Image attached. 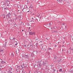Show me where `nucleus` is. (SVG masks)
<instances>
[{
  "label": "nucleus",
  "mask_w": 73,
  "mask_h": 73,
  "mask_svg": "<svg viewBox=\"0 0 73 73\" xmlns=\"http://www.w3.org/2000/svg\"><path fill=\"white\" fill-rule=\"evenodd\" d=\"M40 64H42V65H46V64H48V62L46 61L45 60H43V62L41 61L40 62Z\"/></svg>",
  "instance_id": "1"
},
{
  "label": "nucleus",
  "mask_w": 73,
  "mask_h": 73,
  "mask_svg": "<svg viewBox=\"0 0 73 73\" xmlns=\"http://www.w3.org/2000/svg\"><path fill=\"white\" fill-rule=\"evenodd\" d=\"M11 13H8V14H7V15H6V17H7L6 18L7 19H10V16H11Z\"/></svg>",
  "instance_id": "2"
},
{
  "label": "nucleus",
  "mask_w": 73,
  "mask_h": 73,
  "mask_svg": "<svg viewBox=\"0 0 73 73\" xmlns=\"http://www.w3.org/2000/svg\"><path fill=\"white\" fill-rule=\"evenodd\" d=\"M57 1L58 3V4H63V3H63V1L62 0H57Z\"/></svg>",
  "instance_id": "3"
},
{
  "label": "nucleus",
  "mask_w": 73,
  "mask_h": 73,
  "mask_svg": "<svg viewBox=\"0 0 73 73\" xmlns=\"http://www.w3.org/2000/svg\"><path fill=\"white\" fill-rule=\"evenodd\" d=\"M8 23H9L10 24H11V19H8Z\"/></svg>",
  "instance_id": "4"
},
{
  "label": "nucleus",
  "mask_w": 73,
  "mask_h": 73,
  "mask_svg": "<svg viewBox=\"0 0 73 73\" xmlns=\"http://www.w3.org/2000/svg\"><path fill=\"white\" fill-rule=\"evenodd\" d=\"M35 46V45L34 44H32L30 45V47L31 48H33V47H34Z\"/></svg>",
  "instance_id": "5"
},
{
  "label": "nucleus",
  "mask_w": 73,
  "mask_h": 73,
  "mask_svg": "<svg viewBox=\"0 0 73 73\" xmlns=\"http://www.w3.org/2000/svg\"><path fill=\"white\" fill-rule=\"evenodd\" d=\"M23 65L24 66L25 68L27 67V65L26 64L23 63Z\"/></svg>",
  "instance_id": "6"
},
{
  "label": "nucleus",
  "mask_w": 73,
  "mask_h": 73,
  "mask_svg": "<svg viewBox=\"0 0 73 73\" xmlns=\"http://www.w3.org/2000/svg\"><path fill=\"white\" fill-rule=\"evenodd\" d=\"M25 57L26 58H29V56L28 55H25Z\"/></svg>",
  "instance_id": "7"
},
{
  "label": "nucleus",
  "mask_w": 73,
  "mask_h": 73,
  "mask_svg": "<svg viewBox=\"0 0 73 73\" xmlns=\"http://www.w3.org/2000/svg\"><path fill=\"white\" fill-rule=\"evenodd\" d=\"M1 64H5V62L4 61H1Z\"/></svg>",
  "instance_id": "8"
},
{
  "label": "nucleus",
  "mask_w": 73,
  "mask_h": 73,
  "mask_svg": "<svg viewBox=\"0 0 73 73\" xmlns=\"http://www.w3.org/2000/svg\"><path fill=\"white\" fill-rule=\"evenodd\" d=\"M33 54H36V53H37V51H34L33 52Z\"/></svg>",
  "instance_id": "9"
},
{
  "label": "nucleus",
  "mask_w": 73,
  "mask_h": 73,
  "mask_svg": "<svg viewBox=\"0 0 73 73\" xmlns=\"http://www.w3.org/2000/svg\"><path fill=\"white\" fill-rule=\"evenodd\" d=\"M21 68L22 69H23V68H25L24 67V66L23 65H23H21Z\"/></svg>",
  "instance_id": "10"
},
{
  "label": "nucleus",
  "mask_w": 73,
  "mask_h": 73,
  "mask_svg": "<svg viewBox=\"0 0 73 73\" xmlns=\"http://www.w3.org/2000/svg\"><path fill=\"white\" fill-rule=\"evenodd\" d=\"M25 10H26V9H25V8H24L23 9V11L24 12L25 11Z\"/></svg>",
  "instance_id": "11"
},
{
  "label": "nucleus",
  "mask_w": 73,
  "mask_h": 73,
  "mask_svg": "<svg viewBox=\"0 0 73 73\" xmlns=\"http://www.w3.org/2000/svg\"><path fill=\"white\" fill-rule=\"evenodd\" d=\"M34 55H35V54H33V53H32L31 54V57H33Z\"/></svg>",
  "instance_id": "12"
},
{
  "label": "nucleus",
  "mask_w": 73,
  "mask_h": 73,
  "mask_svg": "<svg viewBox=\"0 0 73 73\" xmlns=\"http://www.w3.org/2000/svg\"><path fill=\"white\" fill-rule=\"evenodd\" d=\"M46 48V46H44V48H43V49H44V50H46V49H45Z\"/></svg>",
  "instance_id": "13"
},
{
  "label": "nucleus",
  "mask_w": 73,
  "mask_h": 73,
  "mask_svg": "<svg viewBox=\"0 0 73 73\" xmlns=\"http://www.w3.org/2000/svg\"><path fill=\"white\" fill-rule=\"evenodd\" d=\"M40 47L41 48V49H43V48H44V47H43V46H40Z\"/></svg>",
  "instance_id": "14"
},
{
  "label": "nucleus",
  "mask_w": 73,
  "mask_h": 73,
  "mask_svg": "<svg viewBox=\"0 0 73 73\" xmlns=\"http://www.w3.org/2000/svg\"><path fill=\"white\" fill-rule=\"evenodd\" d=\"M9 70H12V68L11 67H10L9 68Z\"/></svg>",
  "instance_id": "15"
},
{
  "label": "nucleus",
  "mask_w": 73,
  "mask_h": 73,
  "mask_svg": "<svg viewBox=\"0 0 73 73\" xmlns=\"http://www.w3.org/2000/svg\"><path fill=\"white\" fill-rule=\"evenodd\" d=\"M13 24L15 25H14V27H16V26H17V25H16V24L15 23H14Z\"/></svg>",
  "instance_id": "16"
},
{
  "label": "nucleus",
  "mask_w": 73,
  "mask_h": 73,
  "mask_svg": "<svg viewBox=\"0 0 73 73\" xmlns=\"http://www.w3.org/2000/svg\"><path fill=\"white\" fill-rule=\"evenodd\" d=\"M49 27H48L49 28H50V25H51V24H50V23H49Z\"/></svg>",
  "instance_id": "17"
},
{
  "label": "nucleus",
  "mask_w": 73,
  "mask_h": 73,
  "mask_svg": "<svg viewBox=\"0 0 73 73\" xmlns=\"http://www.w3.org/2000/svg\"><path fill=\"white\" fill-rule=\"evenodd\" d=\"M10 40H13V38L12 37H11L10 38Z\"/></svg>",
  "instance_id": "18"
},
{
  "label": "nucleus",
  "mask_w": 73,
  "mask_h": 73,
  "mask_svg": "<svg viewBox=\"0 0 73 73\" xmlns=\"http://www.w3.org/2000/svg\"><path fill=\"white\" fill-rule=\"evenodd\" d=\"M3 50L0 49V52H3Z\"/></svg>",
  "instance_id": "19"
},
{
  "label": "nucleus",
  "mask_w": 73,
  "mask_h": 73,
  "mask_svg": "<svg viewBox=\"0 0 73 73\" xmlns=\"http://www.w3.org/2000/svg\"><path fill=\"white\" fill-rule=\"evenodd\" d=\"M4 9L5 10H7V9H8V8H7V7H5L4 8Z\"/></svg>",
  "instance_id": "20"
},
{
  "label": "nucleus",
  "mask_w": 73,
  "mask_h": 73,
  "mask_svg": "<svg viewBox=\"0 0 73 73\" xmlns=\"http://www.w3.org/2000/svg\"><path fill=\"white\" fill-rule=\"evenodd\" d=\"M29 35H32V32H29Z\"/></svg>",
  "instance_id": "21"
},
{
  "label": "nucleus",
  "mask_w": 73,
  "mask_h": 73,
  "mask_svg": "<svg viewBox=\"0 0 73 73\" xmlns=\"http://www.w3.org/2000/svg\"><path fill=\"white\" fill-rule=\"evenodd\" d=\"M15 37H14L13 36V40H15Z\"/></svg>",
  "instance_id": "22"
},
{
  "label": "nucleus",
  "mask_w": 73,
  "mask_h": 73,
  "mask_svg": "<svg viewBox=\"0 0 73 73\" xmlns=\"http://www.w3.org/2000/svg\"><path fill=\"white\" fill-rule=\"evenodd\" d=\"M41 65H42V64H41L40 63V64H39V66L40 67V66H41Z\"/></svg>",
  "instance_id": "23"
},
{
  "label": "nucleus",
  "mask_w": 73,
  "mask_h": 73,
  "mask_svg": "<svg viewBox=\"0 0 73 73\" xmlns=\"http://www.w3.org/2000/svg\"><path fill=\"white\" fill-rule=\"evenodd\" d=\"M59 72H62V69H60L59 70Z\"/></svg>",
  "instance_id": "24"
},
{
  "label": "nucleus",
  "mask_w": 73,
  "mask_h": 73,
  "mask_svg": "<svg viewBox=\"0 0 73 73\" xmlns=\"http://www.w3.org/2000/svg\"><path fill=\"white\" fill-rule=\"evenodd\" d=\"M9 1H10V0H7L6 1V2H9Z\"/></svg>",
  "instance_id": "25"
},
{
  "label": "nucleus",
  "mask_w": 73,
  "mask_h": 73,
  "mask_svg": "<svg viewBox=\"0 0 73 73\" xmlns=\"http://www.w3.org/2000/svg\"><path fill=\"white\" fill-rule=\"evenodd\" d=\"M17 68H18V69H19L20 68V66H17Z\"/></svg>",
  "instance_id": "26"
},
{
  "label": "nucleus",
  "mask_w": 73,
  "mask_h": 73,
  "mask_svg": "<svg viewBox=\"0 0 73 73\" xmlns=\"http://www.w3.org/2000/svg\"><path fill=\"white\" fill-rule=\"evenodd\" d=\"M35 33H32V35H35Z\"/></svg>",
  "instance_id": "27"
},
{
  "label": "nucleus",
  "mask_w": 73,
  "mask_h": 73,
  "mask_svg": "<svg viewBox=\"0 0 73 73\" xmlns=\"http://www.w3.org/2000/svg\"><path fill=\"white\" fill-rule=\"evenodd\" d=\"M48 50H52V49H51V48H48Z\"/></svg>",
  "instance_id": "28"
},
{
  "label": "nucleus",
  "mask_w": 73,
  "mask_h": 73,
  "mask_svg": "<svg viewBox=\"0 0 73 73\" xmlns=\"http://www.w3.org/2000/svg\"><path fill=\"white\" fill-rule=\"evenodd\" d=\"M36 46H38V44H37V43H36Z\"/></svg>",
  "instance_id": "29"
},
{
  "label": "nucleus",
  "mask_w": 73,
  "mask_h": 73,
  "mask_svg": "<svg viewBox=\"0 0 73 73\" xmlns=\"http://www.w3.org/2000/svg\"><path fill=\"white\" fill-rule=\"evenodd\" d=\"M38 38H36V40H38Z\"/></svg>",
  "instance_id": "30"
},
{
  "label": "nucleus",
  "mask_w": 73,
  "mask_h": 73,
  "mask_svg": "<svg viewBox=\"0 0 73 73\" xmlns=\"http://www.w3.org/2000/svg\"><path fill=\"white\" fill-rule=\"evenodd\" d=\"M54 29V27L53 28H51V29Z\"/></svg>",
  "instance_id": "31"
},
{
  "label": "nucleus",
  "mask_w": 73,
  "mask_h": 73,
  "mask_svg": "<svg viewBox=\"0 0 73 73\" xmlns=\"http://www.w3.org/2000/svg\"><path fill=\"white\" fill-rule=\"evenodd\" d=\"M19 18H20V19H22V18H21V16H19Z\"/></svg>",
  "instance_id": "32"
},
{
  "label": "nucleus",
  "mask_w": 73,
  "mask_h": 73,
  "mask_svg": "<svg viewBox=\"0 0 73 73\" xmlns=\"http://www.w3.org/2000/svg\"><path fill=\"white\" fill-rule=\"evenodd\" d=\"M34 20H32L31 21V22H34Z\"/></svg>",
  "instance_id": "33"
},
{
  "label": "nucleus",
  "mask_w": 73,
  "mask_h": 73,
  "mask_svg": "<svg viewBox=\"0 0 73 73\" xmlns=\"http://www.w3.org/2000/svg\"><path fill=\"white\" fill-rule=\"evenodd\" d=\"M17 45V43H16L15 44V46H16V45Z\"/></svg>",
  "instance_id": "34"
},
{
  "label": "nucleus",
  "mask_w": 73,
  "mask_h": 73,
  "mask_svg": "<svg viewBox=\"0 0 73 73\" xmlns=\"http://www.w3.org/2000/svg\"><path fill=\"white\" fill-rule=\"evenodd\" d=\"M40 46H43V45H42V44H40Z\"/></svg>",
  "instance_id": "35"
},
{
  "label": "nucleus",
  "mask_w": 73,
  "mask_h": 73,
  "mask_svg": "<svg viewBox=\"0 0 73 73\" xmlns=\"http://www.w3.org/2000/svg\"><path fill=\"white\" fill-rule=\"evenodd\" d=\"M62 25H65V23H62Z\"/></svg>",
  "instance_id": "36"
},
{
  "label": "nucleus",
  "mask_w": 73,
  "mask_h": 73,
  "mask_svg": "<svg viewBox=\"0 0 73 73\" xmlns=\"http://www.w3.org/2000/svg\"><path fill=\"white\" fill-rule=\"evenodd\" d=\"M16 54H17V50H16Z\"/></svg>",
  "instance_id": "37"
},
{
  "label": "nucleus",
  "mask_w": 73,
  "mask_h": 73,
  "mask_svg": "<svg viewBox=\"0 0 73 73\" xmlns=\"http://www.w3.org/2000/svg\"><path fill=\"white\" fill-rule=\"evenodd\" d=\"M56 46H57V45H55V47H56Z\"/></svg>",
  "instance_id": "38"
},
{
  "label": "nucleus",
  "mask_w": 73,
  "mask_h": 73,
  "mask_svg": "<svg viewBox=\"0 0 73 73\" xmlns=\"http://www.w3.org/2000/svg\"><path fill=\"white\" fill-rule=\"evenodd\" d=\"M69 49H72V48H69Z\"/></svg>",
  "instance_id": "39"
},
{
  "label": "nucleus",
  "mask_w": 73,
  "mask_h": 73,
  "mask_svg": "<svg viewBox=\"0 0 73 73\" xmlns=\"http://www.w3.org/2000/svg\"><path fill=\"white\" fill-rule=\"evenodd\" d=\"M11 71H9V73H11Z\"/></svg>",
  "instance_id": "40"
},
{
  "label": "nucleus",
  "mask_w": 73,
  "mask_h": 73,
  "mask_svg": "<svg viewBox=\"0 0 73 73\" xmlns=\"http://www.w3.org/2000/svg\"><path fill=\"white\" fill-rule=\"evenodd\" d=\"M71 50H73V48L71 49Z\"/></svg>",
  "instance_id": "41"
},
{
  "label": "nucleus",
  "mask_w": 73,
  "mask_h": 73,
  "mask_svg": "<svg viewBox=\"0 0 73 73\" xmlns=\"http://www.w3.org/2000/svg\"><path fill=\"white\" fill-rule=\"evenodd\" d=\"M9 5L7 4V6H9Z\"/></svg>",
  "instance_id": "42"
},
{
  "label": "nucleus",
  "mask_w": 73,
  "mask_h": 73,
  "mask_svg": "<svg viewBox=\"0 0 73 73\" xmlns=\"http://www.w3.org/2000/svg\"><path fill=\"white\" fill-rule=\"evenodd\" d=\"M21 19H22V18H21V19H19V20H20H20H21Z\"/></svg>",
  "instance_id": "43"
},
{
  "label": "nucleus",
  "mask_w": 73,
  "mask_h": 73,
  "mask_svg": "<svg viewBox=\"0 0 73 73\" xmlns=\"http://www.w3.org/2000/svg\"><path fill=\"white\" fill-rule=\"evenodd\" d=\"M41 17H42V16H41V17H40V18H41Z\"/></svg>",
  "instance_id": "44"
},
{
  "label": "nucleus",
  "mask_w": 73,
  "mask_h": 73,
  "mask_svg": "<svg viewBox=\"0 0 73 73\" xmlns=\"http://www.w3.org/2000/svg\"><path fill=\"white\" fill-rule=\"evenodd\" d=\"M32 19L33 20H34V19H33V18H32Z\"/></svg>",
  "instance_id": "45"
},
{
  "label": "nucleus",
  "mask_w": 73,
  "mask_h": 73,
  "mask_svg": "<svg viewBox=\"0 0 73 73\" xmlns=\"http://www.w3.org/2000/svg\"><path fill=\"white\" fill-rule=\"evenodd\" d=\"M36 19L37 20V21H38V20H37V18H36Z\"/></svg>",
  "instance_id": "46"
},
{
  "label": "nucleus",
  "mask_w": 73,
  "mask_h": 73,
  "mask_svg": "<svg viewBox=\"0 0 73 73\" xmlns=\"http://www.w3.org/2000/svg\"><path fill=\"white\" fill-rule=\"evenodd\" d=\"M13 56H14V55H13Z\"/></svg>",
  "instance_id": "47"
},
{
  "label": "nucleus",
  "mask_w": 73,
  "mask_h": 73,
  "mask_svg": "<svg viewBox=\"0 0 73 73\" xmlns=\"http://www.w3.org/2000/svg\"><path fill=\"white\" fill-rule=\"evenodd\" d=\"M22 31L23 32V31H24V30H22Z\"/></svg>",
  "instance_id": "48"
},
{
  "label": "nucleus",
  "mask_w": 73,
  "mask_h": 73,
  "mask_svg": "<svg viewBox=\"0 0 73 73\" xmlns=\"http://www.w3.org/2000/svg\"><path fill=\"white\" fill-rule=\"evenodd\" d=\"M24 46H26V45H25Z\"/></svg>",
  "instance_id": "49"
},
{
  "label": "nucleus",
  "mask_w": 73,
  "mask_h": 73,
  "mask_svg": "<svg viewBox=\"0 0 73 73\" xmlns=\"http://www.w3.org/2000/svg\"><path fill=\"white\" fill-rule=\"evenodd\" d=\"M56 70H54V72H55V71Z\"/></svg>",
  "instance_id": "50"
},
{
  "label": "nucleus",
  "mask_w": 73,
  "mask_h": 73,
  "mask_svg": "<svg viewBox=\"0 0 73 73\" xmlns=\"http://www.w3.org/2000/svg\"><path fill=\"white\" fill-rule=\"evenodd\" d=\"M54 58H55V59H56V58H55V57H54Z\"/></svg>",
  "instance_id": "51"
},
{
  "label": "nucleus",
  "mask_w": 73,
  "mask_h": 73,
  "mask_svg": "<svg viewBox=\"0 0 73 73\" xmlns=\"http://www.w3.org/2000/svg\"><path fill=\"white\" fill-rule=\"evenodd\" d=\"M40 3H41V2L40 1Z\"/></svg>",
  "instance_id": "52"
},
{
  "label": "nucleus",
  "mask_w": 73,
  "mask_h": 73,
  "mask_svg": "<svg viewBox=\"0 0 73 73\" xmlns=\"http://www.w3.org/2000/svg\"><path fill=\"white\" fill-rule=\"evenodd\" d=\"M11 0V1H13V0Z\"/></svg>",
  "instance_id": "53"
},
{
  "label": "nucleus",
  "mask_w": 73,
  "mask_h": 73,
  "mask_svg": "<svg viewBox=\"0 0 73 73\" xmlns=\"http://www.w3.org/2000/svg\"><path fill=\"white\" fill-rule=\"evenodd\" d=\"M40 42H42V41H40Z\"/></svg>",
  "instance_id": "54"
},
{
  "label": "nucleus",
  "mask_w": 73,
  "mask_h": 73,
  "mask_svg": "<svg viewBox=\"0 0 73 73\" xmlns=\"http://www.w3.org/2000/svg\"><path fill=\"white\" fill-rule=\"evenodd\" d=\"M64 46V45H63V46H62V47H63V46Z\"/></svg>",
  "instance_id": "55"
},
{
  "label": "nucleus",
  "mask_w": 73,
  "mask_h": 73,
  "mask_svg": "<svg viewBox=\"0 0 73 73\" xmlns=\"http://www.w3.org/2000/svg\"><path fill=\"white\" fill-rule=\"evenodd\" d=\"M27 12H29V11H27Z\"/></svg>",
  "instance_id": "56"
},
{
  "label": "nucleus",
  "mask_w": 73,
  "mask_h": 73,
  "mask_svg": "<svg viewBox=\"0 0 73 73\" xmlns=\"http://www.w3.org/2000/svg\"><path fill=\"white\" fill-rule=\"evenodd\" d=\"M18 51L19 52V50H18Z\"/></svg>",
  "instance_id": "57"
},
{
  "label": "nucleus",
  "mask_w": 73,
  "mask_h": 73,
  "mask_svg": "<svg viewBox=\"0 0 73 73\" xmlns=\"http://www.w3.org/2000/svg\"><path fill=\"white\" fill-rule=\"evenodd\" d=\"M4 18H5V17H4Z\"/></svg>",
  "instance_id": "58"
},
{
  "label": "nucleus",
  "mask_w": 73,
  "mask_h": 73,
  "mask_svg": "<svg viewBox=\"0 0 73 73\" xmlns=\"http://www.w3.org/2000/svg\"><path fill=\"white\" fill-rule=\"evenodd\" d=\"M65 42H63V43H64Z\"/></svg>",
  "instance_id": "59"
},
{
  "label": "nucleus",
  "mask_w": 73,
  "mask_h": 73,
  "mask_svg": "<svg viewBox=\"0 0 73 73\" xmlns=\"http://www.w3.org/2000/svg\"><path fill=\"white\" fill-rule=\"evenodd\" d=\"M30 27H29V29H30Z\"/></svg>",
  "instance_id": "60"
},
{
  "label": "nucleus",
  "mask_w": 73,
  "mask_h": 73,
  "mask_svg": "<svg viewBox=\"0 0 73 73\" xmlns=\"http://www.w3.org/2000/svg\"><path fill=\"white\" fill-rule=\"evenodd\" d=\"M11 73H12V72H11Z\"/></svg>",
  "instance_id": "61"
},
{
  "label": "nucleus",
  "mask_w": 73,
  "mask_h": 73,
  "mask_svg": "<svg viewBox=\"0 0 73 73\" xmlns=\"http://www.w3.org/2000/svg\"><path fill=\"white\" fill-rule=\"evenodd\" d=\"M34 67H35V66H34Z\"/></svg>",
  "instance_id": "62"
},
{
  "label": "nucleus",
  "mask_w": 73,
  "mask_h": 73,
  "mask_svg": "<svg viewBox=\"0 0 73 73\" xmlns=\"http://www.w3.org/2000/svg\"><path fill=\"white\" fill-rule=\"evenodd\" d=\"M72 40H73V38H72Z\"/></svg>",
  "instance_id": "63"
},
{
  "label": "nucleus",
  "mask_w": 73,
  "mask_h": 73,
  "mask_svg": "<svg viewBox=\"0 0 73 73\" xmlns=\"http://www.w3.org/2000/svg\"><path fill=\"white\" fill-rule=\"evenodd\" d=\"M18 11H19V10H18Z\"/></svg>",
  "instance_id": "64"
}]
</instances>
